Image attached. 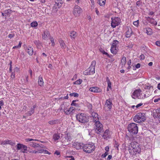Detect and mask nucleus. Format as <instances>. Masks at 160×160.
Returning a JSON list of instances; mask_svg holds the SVG:
<instances>
[{
    "label": "nucleus",
    "instance_id": "f257e3e1",
    "mask_svg": "<svg viewBox=\"0 0 160 160\" xmlns=\"http://www.w3.org/2000/svg\"><path fill=\"white\" fill-rule=\"evenodd\" d=\"M140 144L137 142H132L130 143V147L128 149L129 152L131 155H135L139 153L141 151Z\"/></svg>",
    "mask_w": 160,
    "mask_h": 160
},
{
    "label": "nucleus",
    "instance_id": "f03ea898",
    "mask_svg": "<svg viewBox=\"0 0 160 160\" xmlns=\"http://www.w3.org/2000/svg\"><path fill=\"white\" fill-rule=\"evenodd\" d=\"M146 118L145 114L144 113L139 112L133 117V120L135 122L141 123L144 121Z\"/></svg>",
    "mask_w": 160,
    "mask_h": 160
},
{
    "label": "nucleus",
    "instance_id": "7ed1b4c3",
    "mask_svg": "<svg viewBox=\"0 0 160 160\" xmlns=\"http://www.w3.org/2000/svg\"><path fill=\"white\" fill-rule=\"evenodd\" d=\"M138 124L132 123L128 125V131L132 134H136L138 132Z\"/></svg>",
    "mask_w": 160,
    "mask_h": 160
},
{
    "label": "nucleus",
    "instance_id": "20e7f679",
    "mask_svg": "<svg viewBox=\"0 0 160 160\" xmlns=\"http://www.w3.org/2000/svg\"><path fill=\"white\" fill-rule=\"evenodd\" d=\"M65 104L68 105L69 104L64 103L61 105L60 108L61 109L64 110V112L66 114H72L75 112V108L74 107H71L68 109L67 108H66Z\"/></svg>",
    "mask_w": 160,
    "mask_h": 160
},
{
    "label": "nucleus",
    "instance_id": "39448f33",
    "mask_svg": "<svg viewBox=\"0 0 160 160\" xmlns=\"http://www.w3.org/2000/svg\"><path fill=\"white\" fill-rule=\"evenodd\" d=\"M95 149V146L92 143L85 144L82 146V149L83 151L88 153H90L92 152Z\"/></svg>",
    "mask_w": 160,
    "mask_h": 160
},
{
    "label": "nucleus",
    "instance_id": "423d86ee",
    "mask_svg": "<svg viewBox=\"0 0 160 160\" xmlns=\"http://www.w3.org/2000/svg\"><path fill=\"white\" fill-rule=\"evenodd\" d=\"M142 92V91L140 89L136 90L132 93V97L134 99L143 98V93Z\"/></svg>",
    "mask_w": 160,
    "mask_h": 160
},
{
    "label": "nucleus",
    "instance_id": "0eeeda50",
    "mask_svg": "<svg viewBox=\"0 0 160 160\" xmlns=\"http://www.w3.org/2000/svg\"><path fill=\"white\" fill-rule=\"evenodd\" d=\"M112 22L111 26L113 28H115L117 26L119 25L121 22V19L118 17L111 18Z\"/></svg>",
    "mask_w": 160,
    "mask_h": 160
},
{
    "label": "nucleus",
    "instance_id": "6e6552de",
    "mask_svg": "<svg viewBox=\"0 0 160 160\" xmlns=\"http://www.w3.org/2000/svg\"><path fill=\"white\" fill-rule=\"evenodd\" d=\"M76 118L78 121L82 123H85L88 121L85 115L82 113L77 114L76 115Z\"/></svg>",
    "mask_w": 160,
    "mask_h": 160
},
{
    "label": "nucleus",
    "instance_id": "1a4fd4ad",
    "mask_svg": "<svg viewBox=\"0 0 160 160\" xmlns=\"http://www.w3.org/2000/svg\"><path fill=\"white\" fill-rule=\"evenodd\" d=\"M82 12V9L80 7L78 6H75L73 13L74 15L76 17L79 16Z\"/></svg>",
    "mask_w": 160,
    "mask_h": 160
},
{
    "label": "nucleus",
    "instance_id": "9d476101",
    "mask_svg": "<svg viewBox=\"0 0 160 160\" xmlns=\"http://www.w3.org/2000/svg\"><path fill=\"white\" fill-rule=\"evenodd\" d=\"M37 106L36 105H34L33 106V107L31 108L29 111H28L25 113L26 116H23V117L26 118V117L29 116H31L34 112V109L36 108Z\"/></svg>",
    "mask_w": 160,
    "mask_h": 160
},
{
    "label": "nucleus",
    "instance_id": "9b49d317",
    "mask_svg": "<svg viewBox=\"0 0 160 160\" xmlns=\"http://www.w3.org/2000/svg\"><path fill=\"white\" fill-rule=\"evenodd\" d=\"M126 31L125 32V36L126 38H129L132 35L133 32L132 29L130 27H127L126 28Z\"/></svg>",
    "mask_w": 160,
    "mask_h": 160
},
{
    "label": "nucleus",
    "instance_id": "f8f14e48",
    "mask_svg": "<svg viewBox=\"0 0 160 160\" xmlns=\"http://www.w3.org/2000/svg\"><path fill=\"white\" fill-rule=\"evenodd\" d=\"M62 138L61 142L62 143H64L65 142H70L72 140L71 137L68 134L62 137Z\"/></svg>",
    "mask_w": 160,
    "mask_h": 160
},
{
    "label": "nucleus",
    "instance_id": "ddd939ff",
    "mask_svg": "<svg viewBox=\"0 0 160 160\" xmlns=\"http://www.w3.org/2000/svg\"><path fill=\"white\" fill-rule=\"evenodd\" d=\"M96 63V62L95 61H93L92 62L90 66L88 68L89 69V70L92 74H93L95 73V68Z\"/></svg>",
    "mask_w": 160,
    "mask_h": 160
},
{
    "label": "nucleus",
    "instance_id": "4468645a",
    "mask_svg": "<svg viewBox=\"0 0 160 160\" xmlns=\"http://www.w3.org/2000/svg\"><path fill=\"white\" fill-rule=\"evenodd\" d=\"M110 132L108 130H106L104 132L103 134L102 135V137L104 139L107 140L110 137Z\"/></svg>",
    "mask_w": 160,
    "mask_h": 160
},
{
    "label": "nucleus",
    "instance_id": "2eb2a0df",
    "mask_svg": "<svg viewBox=\"0 0 160 160\" xmlns=\"http://www.w3.org/2000/svg\"><path fill=\"white\" fill-rule=\"evenodd\" d=\"M98 113L95 112H93L91 114V117L92 118L94 122H95L99 121V118L98 117Z\"/></svg>",
    "mask_w": 160,
    "mask_h": 160
},
{
    "label": "nucleus",
    "instance_id": "dca6fc26",
    "mask_svg": "<svg viewBox=\"0 0 160 160\" xmlns=\"http://www.w3.org/2000/svg\"><path fill=\"white\" fill-rule=\"evenodd\" d=\"M82 144L78 142H75L73 144V147L77 150L81 149L82 148Z\"/></svg>",
    "mask_w": 160,
    "mask_h": 160
},
{
    "label": "nucleus",
    "instance_id": "f3484780",
    "mask_svg": "<svg viewBox=\"0 0 160 160\" xmlns=\"http://www.w3.org/2000/svg\"><path fill=\"white\" fill-rule=\"evenodd\" d=\"M15 142H12L10 140H5L2 141L1 144L4 145H6L9 144L11 146L14 145L15 144Z\"/></svg>",
    "mask_w": 160,
    "mask_h": 160
},
{
    "label": "nucleus",
    "instance_id": "a211bd4d",
    "mask_svg": "<svg viewBox=\"0 0 160 160\" xmlns=\"http://www.w3.org/2000/svg\"><path fill=\"white\" fill-rule=\"evenodd\" d=\"M147 20L153 26H156L157 24V22L152 18L148 17L147 18Z\"/></svg>",
    "mask_w": 160,
    "mask_h": 160
},
{
    "label": "nucleus",
    "instance_id": "6ab92c4d",
    "mask_svg": "<svg viewBox=\"0 0 160 160\" xmlns=\"http://www.w3.org/2000/svg\"><path fill=\"white\" fill-rule=\"evenodd\" d=\"M143 31L146 33L148 35H151L153 33V32L151 28H143Z\"/></svg>",
    "mask_w": 160,
    "mask_h": 160
},
{
    "label": "nucleus",
    "instance_id": "aec40b11",
    "mask_svg": "<svg viewBox=\"0 0 160 160\" xmlns=\"http://www.w3.org/2000/svg\"><path fill=\"white\" fill-rule=\"evenodd\" d=\"M42 38L44 40H47L50 36V34L48 31L45 30L44 31L43 34H42Z\"/></svg>",
    "mask_w": 160,
    "mask_h": 160
},
{
    "label": "nucleus",
    "instance_id": "412c9836",
    "mask_svg": "<svg viewBox=\"0 0 160 160\" xmlns=\"http://www.w3.org/2000/svg\"><path fill=\"white\" fill-rule=\"evenodd\" d=\"M89 90L94 92H99L101 91V89L97 87H93L90 88Z\"/></svg>",
    "mask_w": 160,
    "mask_h": 160
},
{
    "label": "nucleus",
    "instance_id": "4be33fe9",
    "mask_svg": "<svg viewBox=\"0 0 160 160\" xmlns=\"http://www.w3.org/2000/svg\"><path fill=\"white\" fill-rule=\"evenodd\" d=\"M25 50L29 55H32L33 51V48L31 47H27Z\"/></svg>",
    "mask_w": 160,
    "mask_h": 160
},
{
    "label": "nucleus",
    "instance_id": "5701e85b",
    "mask_svg": "<svg viewBox=\"0 0 160 160\" xmlns=\"http://www.w3.org/2000/svg\"><path fill=\"white\" fill-rule=\"evenodd\" d=\"M69 35L72 40L74 39L78 35L77 33L74 31H71L70 32Z\"/></svg>",
    "mask_w": 160,
    "mask_h": 160
},
{
    "label": "nucleus",
    "instance_id": "b1692460",
    "mask_svg": "<svg viewBox=\"0 0 160 160\" xmlns=\"http://www.w3.org/2000/svg\"><path fill=\"white\" fill-rule=\"evenodd\" d=\"M158 109L153 110L152 112V115L154 118H158Z\"/></svg>",
    "mask_w": 160,
    "mask_h": 160
},
{
    "label": "nucleus",
    "instance_id": "393cba45",
    "mask_svg": "<svg viewBox=\"0 0 160 160\" xmlns=\"http://www.w3.org/2000/svg\"><path fill=\"white\" fill-rule=\"evenodd\" d=\"M112 101H106L105 104V107H107L108 108L111 109L112 108Z\"/></svg>",
    "mask_w": 160,
    "mask_h": 160
},
{
    "label": "nucleus",
    "instance_id": "a878e982",
    "mask_svg": "<svg viewBox=\"0 0 160 160\" xmlns=\"http://www.w3.org/2000/svg\"><path fill=\"white\" fill-rule=\"evenodd\" d=\"M28 144L30 146L33 147L35 148H37L40 146V145L38 144L33 142H29L28 143Z\"/></svg>",
    "mask_w": 160,
    "mask_h": 160
},
{
    "label": "nucleus",
    "instance_id": "bb28decb",
    "mask_svg": "<svg viewBox=\"0 0 160 160\" xmlns=\"http://www.w3.org/2000/svg\"><path fill=\"white\" fill-rule=\"evenodd\" d=\"M38 85L40 86H43L44 85L43 79L42 77H41V76H40L38 77Z\"/></svg>",
    "mask_w": 160,
    "mask_h": 160
},
{
    "label": "nucleus",
    "instance_id": "cd10ccee",
    "mask_svg": "<svg viewBox=\"0 0 160 160\" xmlns=\"http://www.w3.org/2000/svg\"><path fill=\"white\" fill-rule=\"evenodd\" d=\"M95 122V127H99V128L103 130V126L102 124L99 122V121H97Z\"/></svg>",
    "mask_w": 160,
    "mask_h": 160
},
{
    "label": "nucleus",
    "instance_id": "c85d7f7f",
    "mask_svg": "<svg viewBox=\"0 0 160 160\" xmlns=\"http://www.w3.org/2000/svg\"><path fill=\"white\" fill-rule=\"evenodd\" d=\"M59 43L62 48L65 49L66 48V45L64 41L61 39L59 40Z\"/></svg>",
    "mask_w": 160,
    "mask_h": 160
},
{
    "label": "nucleus",
    "instance_id": "c756f323",
    "mask_svg": "<svg viewBox=\"0 0 160 160\" xmlns=\"http://www.w3.org/2000/svg\"><path fill=\"white\" fill-rule=\"evenodd\" d=\"M95 132L96 133L98 134H100L101 132H102L103 131V130L101 129L99 127H95Z\"/></svg>",
    "mask_w": 160,
    "mask_h": 160
},
{
    "label": "nucleus",
    "instance_id": "7c9ffc66",
    "mask_svg": "<svg viewBox=\"0 0 160 160\" xmlns=\"http://www.w3.org/2000/svg\"><path fill=\"white\" fill-rule=\"evenodd\" d=\"M106 81L107 82L108 84V88L107 89V90L108 91L109 90L108 88H110V89L112 88L111 83V82L109 80V78L108 77H107Z\"/></svg>",
    "mask_w": 160,
    "mask_h": 160
},
{
    "label": "nucleus",
    "instance_id": "2f4dec72",
    "mask_svg": "<svg viewBox=\"0 0 160 160\" xmlns=\"http://www.w3.org/2000/svg\"><path fill=\"white\" fill-rule=\"evenodd\" d=\"M59 120L58 119L52 120L48 122V123L50 125H54L57 124L58 123Z\"/></svg>",
    "mask_w": 160,
    "mask_h": 160
},
{
    "label": "nucleus",
    "instance_id": "473e14b6",
    "mask_svg": "<svg viewBox=\"0 0 160 160\" xmlns=\"http://www.w3.org/2000/svg\"><path fill=\"white\" fill-rule=\"evenodd\" d=\"M126 62V58L125 57H123L122 58L121 64L122 65V66H124Z\"/></svg>",
    "mask_w": 160,
    "mask_h": 160
},
{
    "label": "nucleus",
    "instance_id": "72a5a7b5",
    "mask_svg": "<svg viewBox=\"0 0 160 160\" xmlns=\"http://www.w3.org/2000/svg\"><path fill=\"white\" fill-rule=\"evenodd\" d=\"M5 14V16H6L10 15L12 12V11L10 9H8V10H5L4 12Z\"/></svg>",
    "mask_w": 160,
    "mask_h": 160
},
{
    "label": "nucleus",
    "instance_id": "f704fd0d",
    "mask_svg": "<svg viewBox=\"0 0 160 160\" xmlns=\"http://www.w3.org/2000/svg\"><path fill=\"white\" fill-rule=\"evenodd\" d=\"M119 43V42L117 40H114L113 41L111 47L116 48L117 45Z\"/></svg>",
    "mask_w": 160,
    "mask_h": 160
},
{
    "label": "nucleus",
    "instance_id": "c9c22d12",
    "mask_svg": "<svg viewBox=\"0 0 160 160\" xmlns=\"http://www.w3.org/2000/svg\"><path fill=\"white\" fill-rule=\"evenodd\" d=\"M60 138V136L58 134H55L53 135V138L54 139V141L58 140Z\"/></svg>",
    "mask_w": 160,
    "mask_h": 160
},
{
    "label": "nucleus",
    "instance_id": "e433bc0d",
    "mask_svg": "<svg viewBox=\"0 0 160 160\" xmlns=\"http://www.w3.org/2000/svg\"><path fill=\"white\" fill-rule=\"evenodd\" d=\"M110 50L111 53L114 54H116L118 52L117 50L116 49V48L111 47Z\"/></svg>",
    "mask_w": 160,
    "mask_h": 160
},
{
    "label": "nucleus",
    "instance_id": "4c0bfd02",
    "mask_svg": "<svg viewBox=\"0 0 160 160\" xmlns=\"http://www.w3.org/2000/svg\"><path fill=\"white\" fill-rule=\"evenodd\" d=\"M106 0H98V3L100 6L104 5L105 3Z\"/></svg>",
    "mask_w": 160,
    "mask_h": 160
},
{
    "label": "nucleus",
    "instance_id": "58836bf2",
    "mask_svg": "<svg viewBox=\"0 0 160 160\" xmlns=\"http://www.w3.org/2000/svg\"><path fill=\"white\" fill-rule=\"evenodd\" d=\"M91 71H90L89 69L88 68L85 71L83 72V74L85 75H91Z\"/></svg>",
    "mask_w": 160,
    "mask_h": 160
},
{
    "label": "nucleus",
    "instance_id": "ea45409f",
    "mask_svg": "<svg viewBox=\"0 0 160 160\" xmlns=\"http://www.w3.org/2000/svg\"><path fill=\"white\" fill-rule=\"evenodd\" d=\"M38 23L36 21H34L32 22L30 24L31 26L32 27L35 28L37 26Z\"/></svg>",
    "mask_w": 160,
    "mask_h": 160
},
{
    "label": "nucleus",
    "instance_id": "a19ab883",
    "mask_svg": "<svg viewBox=\"0 0 160 160\" xmlns=\"http://www.w3.org/2000/svg\"><path fill=\"white\" fill-rule=\"evenodd\" d=\"M23 144L20 143H18L17 145V150H19L22 148Z\"/></svg>",
    "mask_w": 160,
    "mask_h": 160
},
{
    "label": "nucleus",
    "instance_id": "79ce46f5",
    "mask_svg": "<svg viewBox=\"0 0 160 160\" xmlns=\"http://www.w3.org/2000/svg\"><path fill=\"white\" fill-rule=\"evenodd\" d=\"M22 42H19V44L18 45L15 46L13 47V49H18L20 48L21 46Z\"/></svg>",
    "mask_w": 160,
    "mask_h": 160
},
{
    "label": "nucleus",
    "instance_id": "37998d69",
    "mask_svg": "<svg viewBox=\"0 0 160 160\" xmlns=\"http://www.w3.org/2000/svg\"><path fill=\"white\" fill-rule=\"evenodd\" d=\"M82 80L79 79L74 82V84H80L82 82Z\"/></svg>",
    "mask_w": 160,
    "mask_h": 160
},
{
    "label": "nucleus",
    "instance_id": "c03bdc74",
    "mask_svg": "<svg viewBox=\"0 0 160 160\" xmlns=\"http://www.w3.org/2000/svg\"><path fill=\"white\" fill-rule=\"evenodd\" d=\"M70 96H74V97H76L78 96V94L77 93H72L69 94Z\"/></svg>",
    "mask_w": 160,
    "mask_h": 160
},
{
    "label": "nucleus",
    "instance_id": "a18cd8bd",
    "mask_svg": "<svg viewBox=\"0 0 160 160\" xmlns=\"http://www.w3.org/2000/svg\"><path fill=\"white\" fill-rule=\"evenodd\" d=\"M38 141V140L37 139H34L32 138H27L25 139V141L26 142H28L31 141Z\"/></svg>",
    "mask_w": 160,
    "mask_h": 160
},
{
    "label": "nucleus",
    "instance_id": "49530a36",
    "mask_svg": "<svg viewBox=\"0 0 160 160\" xmlns=\"http://www.w3.org/2000/svg\"><path fill=\"white\" fill-rule=\"evenodd\" d=\"M119 146V144L118 143V142L115 141V143H114V147H116L117 148V149L118 150V147Z\"/></svg>",
    "mask_w": 160,
    "mask_h": 160
},
{
    "label": "nucleus",
    "instance_id": "de8ad7c7",
    "mask_svg": "<svg viewBox=\"0 0 160 160\" xmlns=\"http://www.w3.org/2000/svg\"><path fill=\"white\" fill-rule=\"evenodd\" d=\"M139 23V21L138 20H137V21L134 22H133V24L135 26L137 27Z\"/></svg>",
    "mask_w": 160,
    "mask_h": 160
},
{
    "label": "nucleus",
    "instance_id": "09e8293b",
    "mask_svg": "<svg viewBox=\"0 0 160 160\" xmlns=\"http://www.w3.org/2000/svg\"><path fill=\"white\" fill-rule=\"evenodd\" d=\"M108 153L107 152H105L102 155V157L103 158H105L108 155Z\"/></svg>",
    "mask_w": 160,
    "mask_h": 160
},
{
    "label": "nucleus",
    "instance_id": "8fccbe9b",
    "mask_svg": "<svg viewBox=\"0 0 160 160\" xmlns=\"http://www.w3.org/2000/svg\"><path fill=\"white\" fill-rule=\"evenodd\" d=\"M50 41L51 42H52V45L54 46L55 45V43L54 41V39L53 38H50Z\"/></svg>",
    "mask_w": 160,
    "mask_h": 160
},
{
    "label": "nucleus",
    "instance_id": "3c124183",
    "mask_svg": "<svg viewBox=\"0 0 160 160\" xmlns=\"http://www.w3.org/2000/svg\"><path fill=\"white\" fill-rule=\"evenodd\" d=\"M34 43L36 45H39L40 44V42L39 40H35L34 41Z\"/></svg>",
    "mask_w": 160,
    "mask_h": 160
},
{
    "label": "nucleus",
    "instance_id": "603ef678",
    "mask_svg": "<svg viewBox=\"0 0 160 160\" xmlns=\"http://www.w3.org/2000/svg\"><path fill=\"white\" fill-rule=\"evenodd\" d=\"M142 2L141 0L138 1L136 2V4L137 6H140L142 5Z\"/></svg>",
    "mask_w": 160,
    "mask_h": 160
},
{
    "label": "nucleus",
    "instance_id": "864d4df0",
    "mask_svg": "<svg viewBox=\"0 0 160 160\" xmlns=\"http://www.w3.org/2000/svg\"><path fill=\"white\" fill-rule=\"evenodd\" d=\"M37 152L38 153H43V149H41L40 150H37Z\"/></svg>",
    "mask_w": 160,
    "mask_h": 160
},
{
    "label": "nucleus",
    "instance_id": "5fc2aeb1",
    "mask_svg": "<svg viewBox=\"0 0 160 160\" xmlns=\"http://www.w3.org/2000/svg\"><path fill=\"white\" fill-rule=\"evenodd\" d=\"M140 58L141 60H143L145 59V56L143 54H141L140 56Z\"/></svg>",
    "mask_w": 160,
    "mask_h": 160
},
{
    "label": "nucleus",
    "instance_id": "6e6d98bb",
    "mask_svg": "<svg viewBox=\"0 0 160 160\" xmlns=\"http://www.w3.org/2000/svg\"><path fill=\"white\" fill-rule=\"evenodd\" d=\"M24 151H27V146L23 144L22 148Z\"/></svg>",
    "mask_w": 160,
    "mask_h": 160
},
{
    "label": "nucleus",
    "instance_id": "4d7b16f0",
    "mask_svg": "<svg viewBox=\"0 0 160 160\" xmlns=\"http://www.w3.org/2000/svg\"><path fill=\"white\" fill-rule=\"evenodd\" d=\"M28 152L30 153H37V152L36 151H34V150H31V151H29Z\"/></svg>",
    "mask_w": 160,
    "mask_h": 160
},
{
    "label": "nucleus",
    "instance_id": "13d9d810",
    "mask_svg": "<svg viewBox=\"0 0 160 160\" xmlns=\"http://www.w3.org/2000/svg\"><path fill=\"white\" fill-rule=\"evenodd\" d=\"M4 104L3 102L2 101H0V110L2 109V106Z\"/></svg>",
    "mask_w": 160,
    "mask_h": 160
},
{
    "label": "nucleus",
    "instance_id": "bf43d9fd",
    "mask_svg": "<svg viewBox=\"0 0 160 160\" xmlns=\"http://www.w3.org/2000/svg\"><path fill=\"white\" fill-rule=\"evenodd\" d=\"M143 104V103H140L138 104H137L135 107L136 108H138V107L142 106Z\"/></svg>",
    "mask_w": 160,
    "mask_h": 160
},
{
    "label": "nucleus",
    "instance_id": "052dcab7",
    "mask_svg": "<svg viewBox=\"0 0 160 160\" xmlns=\"http://www.w3.org/2000/svg\"><path fill=\"white\" fill-rule=\"evenodd\" d=\"M68 94H67L66 96L62 97L61 98L62 99H68Z\"/></svg>",
    "mask_w": 160,
    "mask_h": 160
},
{
    "label": "nucleus",
    "instance_id": "680f3d73",
    "mask_svg": "<svg viewBox=\"0 0 160 160\" xmlns=\"http://www.w3.org/2000/svg\"><path fill=\"white\" fill-rule=\"evenodd\" d=\"M11 78H14L15 77V74L14 72H12L11 76Z\"/></svg>",
    "mask_w": 160,
    "mask_h": 160
},
{
    "label": "nucleus",
    "instance_id": "e2e57ef3",
    "mask_svg": "<svg viewBox=\"0 0 160 160\" xmlns=\"http://www.w3.org/2000/svg\"><path fill=\"white\" fill-rule=\"evenodd\" d=\"M14 36V34H9L8 35V37L9 38H13Z\"/></svg>",
    "mask_w": 160,
    "mask_h": 160
},
{
    "label": "nucleus",
    "instance_id": "0e129e2a",
    "mask_svg": "<svg viewBox=\"0 0 160 160\" xmlns=\"http://www.w3.org/2000/svg\"><path fill=\"white\" fill-rule=\"evenodd\" d=\"M43 153H47V154H50V153L47 150H44V149H43Z\"/></svg>",
    "mask_w": 160,
    "mask_h": 160
},
{
    "label": "nucleus",
    "instance_id": "69168bd1",
    "mask_svg": "<svg viewBox=\"0 0 160 160\" xmlns=\"http://www.w3.org/2000/svg\"><path fill=\"white\" fill-rule=\"evenodd\" d=\"M152 88V86H146V87L145 88L146 89H147L148 90H150V88Z\"/></svg>",
    "mask_w": 160,
    "mask_h": 160
},
{
    "label": "nucleus",
    "instance_id": "338daca9",
    "mask_svg": "<svg viewBox=\"0 0 160 160\" xmlns=\"http://www.w3.org/2000/svg\"><path fill=\"white\" fill-rule=\"evenodd\" d=\"M140 66H141L140 64L139 63H138L136 65L135 67L136 68H138L140 67Z\"/></svg>",
    "mask_w": 160,
    "mask_h": 160
},
{
    "label": "nucleus",
    "instance_id": "774afa93",
    "mask_svg": "<svg viewBox=\"0 0 160 160\" xmlns=\"http://www.w3.org/2000/svg\"><path fill=\"white\" fill-rule=\"evenodd\" d=\"M112 158V156L111 155H109L107 158V160H110Z\"/></svg>",
    "mask_w": 160,
    "mask_h": 160
}]
</instances>
